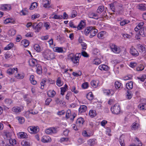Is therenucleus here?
<instances>
[{
    "label": "nucleus",
    "instance_id": "nucleus-1",
    "mask_svg": "<svg viewBox=\"0 0 146 146\" xmlns=\"http://www.w3.org/2000/svg\"><path fill=\"white\" fill-rule=\"evenodd\" d=\"M28 130L31 133L36 134L39 131V129L38 126H30L28 127Z\"/></svg>",
    "mask_w": 146,
    "mask_h": 146
},
{
    "label": "nucleus",
    "instance_id": "nucleus-2",
    "mask_svg": "<svg viewBox=\"0 0 146 146\" xmlns=\"http://www.w3.org/2000/svg\"><path fill=\"white\" fill-rule=\"evenodd\" d=\"M120 108L119 105H115L111 109V110L113 113L117 114L120 112Z\"/></svg>",
    "mask_w": 146,
    "mask_h": 146
},
{
    "label": "nucleus",
    "instance_id": "nucleus-3",
    "mask_svg": "<svg viewBox=\"0 0 146 146\" xmlns=\"http://www.w3.org/2000/svg\"><path fill=\"white\" fill-rule=\"evenodd\" d=\"M137 47L140 52H142L143 54L145 52L146 48L145 45L138 44L137 45Z\"/></svg>",
    "mask_w": 146,
    "mask_h": 146
},
{
    "label": "nucleus",
    "instance_id": "nucleus-4",
    "mask_svg": "<svg viewBox=\"0 0 146 146\" xmlns=\"http://www.w3.org/2000/svg\"><path fill=\"white\" fill-rule=\"evenodd\" d=\"M76 114L74 113L72 115L71 114V112L70 110H67L66 115V117L67 118H70L71 120H73L74 118L76 117Z\"/></svg>",
    "mask_w": 146,
    "mask_h": 146
},
{
    "label": "nucleus",
    "instance_id": "nucleus-5",
    "mask_svg": "<svg viewBox=\"0 0 146 146\" xmlns=\"http://www.w3.org/2000/svg\"><path fill=\"white\" fill-rule=\"evenodd\" d=\"M130 53L133 56L136 57L139 55V53L137 50L134 48L133 46H132L130 48Z\"/></svg>",
    "mask_w": 146,
    "mask_h": 146
},
{
    "label": "nucleus",
    "instance_id": "nucleus-6",
    "mask_svg": "<svg viewBox=\"0 0 146 146\" xmlns=\"http://www.w3.org/2000/svg\"><path fill=\"white\" fill-rule=\"evenodd\" d=\"M29 62L30 66L33 67H35L38 64V63L37 60L35 59L30 60Z\"/></svg>",
    "mask_w": 146,
    "mask_h": 146
},
{
    "label": "nucleus",
    "instance_id": "nucleus-7",
    "mask_svg": "<svg viewBox=\"0 0 146 146\" xmlns=\"http://www.w3.org/2000/svg\"><path fill=\"white\" fill-rule=\"evenodd\" d=\"M84 122V119L82 117H80L78 118L76 122V126L79 127H82Z\"/></svg>",
    "mask_w": 146,
    "mask_h": 146
},
{
    "label": "nucleus",
    "instance_id": "nucleus-8",
    "mask_svg": "<svg viewBox=\"0 0 146 146\" xmlns=\"http://www.w3.org/2000/svg\"><path fill=\"white\" fill-rule=\"evenodd\" d=\"M91 30L90 31V37L91 38L95 36L98 32V30L95 29L94 27L91 26Z\"/></svg>",
    "mask_w": 146,
    "mask_h": 146
},
{
    "label": "nucleus",
    "instance_id": "nucleus-9",
    "mask_svg": "<svg viewBox=\"0 0 146 146\" xmlns=\"http://www.w3.org/2000/svg\"><path fill=\"white\" fill-rule=\"evenodd\" d=\"M17 68H9L7 70V73L9 75H12L14 73L17 72Z\"/></svg>",
    "mask_w": 146,
    "mask_h": 146
},
{
    "label": "nucleus",
    "instance_id": "nucleus-10",
    "mask_svg": "<svg viewBox=\"0 0 146 146\" xmlns=\"http://www.w3.org/2000/svg\"><path fill=\"white\" fill-rule=\"evenodd\" d=\"M139 35L142 37L146 36V27H143L139 31Z\"/></svg>",
    "mask_w": 146,
    "mask_h": 146
},
{
    "label": "nucleus",
    "instance_id": "nucleus-11",
    "mask_svg": "<svg viewBox=\"0 0 146 146\" xmlns=\"http://www.w3.org/2000/svg\"><path fill=\"white\" fill-rule=\"evenodd\" d=\"M10 6L9 5L5 4L1 5L0 7L1 10L6 11L10 9Z\"/></svg>",
    "mask_w": 146,
    "mask_h": 146
},
{
    "label": "nucleus",
    "instance_id": "nucleus-12",
    "mask_svg": "<svg viewBox=\"0 0 146 146\" xmlns=\"http://www.w3.org/2000/svg\"><path fill=\"white\" fill-rule=\"evenodd\" d=\"M21 107L17 106L14 107L12 109V111L16 114L20 112L21 111Z\"/></svg>",
    "mask_w": 146,
    "mask_h": 146
},
{
    "label": "nucleus",
    "instance_id": "nucleus-13",
    "mask_svg": "<svg viewBox=\"0 0 146 146\" xmlns=\"http://www.w3.org/2000/svg\"><path fill=\"white\" fill-rule=\"evenodd\" d=\"M137 8L141 11L146 10V4L144 3H139L137 6Z\"/></svg>",
    "mask_w": 146,
    "mask_h": 146
},
{
    "label": "nucleus",
    "instance_id": "nucleus-14",
    "mask_svg": "<svg viewBox=\"0 0 146 146\" xmlns=\"http://www.w3.org/2000/svg\"><path fill=\"white\" fill-rule=\"evenodd\" d=\"M41 141L44 143H47L51 141V139L49 136H44L42 138Z\"/></svg>",
    "mask_w": 146,
    "mask_h": 146
},
{
    "label": "nucleus",
    "instance_id": "nucleus-15",
    "mask_svg": "<svg viewBox=\"0 0 146 146\" xmlns=\"http://www.w3.org/2000/svg\"><path fill=\"white\" fill-rule=\"evenodd\" d=\"M36 69V72L37 74H40L42 72V68L41 65L39 64L37 65L35 67Z\"/></svg>",
    "mask_w": 146,
    "mask_h": 146
},
{
    "label": "nucleus",
    "instance_id": "nucleus-16",
    "mask_svg": "<svg viewBox=\"0 0 146 146\" xmlns=\"http://www.w3.org/2000/svg\"><path fill=\"white\" fill-rule=\"evenodd\" d=\"M17 134L19 137L21 138H26L28 136L27 133L24 132H19Z\"/></svg>",
    "mask_w": 146,
    "mask_h": 146
},
{
    "label": "nucleus",
    "instance_id": "nucleus-17",
    "mask_svg": "<svg viewBox=\"0 0 146 146\" xmlns=\"http://www.w3.org/2000/svg\"><path fill=\"white\" fill-rule=\"evenodd\" d=\"M50 51L48 50L46 51L42 55L44 58L47 60H49V54Z\"/></svg>",
    "mask_w": 146,
    "mask_h": 146
},
{
    "label": "nucleus",
    "instance_id": "nucleus-18",
    "mask_svg": "<svg viewBox=\"0 0 146 146\" xmlns=\"http://www.w3.org/2000/svg\"><path fill=\"white\" fill-rule=\"evenodd\" d=\"M89 17L90 18H94L96 19H98L100 18L98 15V14H95L94 13H91L89 14Z\"/></svg>",
    "mask_w": 146,
    "mask_h": 146
},
{
    "label": "nucleus",
    "instance_id": "nucleus-19",
    "mask_svg": "<svg viewBox=\"0 0 146 146\" xmlns=\"http://www.w3.org/2000/svg\"><path fill=\"white\" fill-rule=\"evenodd\" d=\"M85 25L84 22L81 21L77 27H76L78 30L82 29L84 27V26Z\"/></svg>",
    "mask_w": 146,
    "mask_h": 146
},
{
    "label": "nucleus",
    "instance_id": "nucleus-20",
    "mask_svg": "<svg viewBox=\"0 0 146 146\" xmlns=\"http://www.w3.org/2000/svg\"><path fill=\"white\" fill-rule=\"evenodd\" d=\"M99 68L101 70H107L109 69V67L106 65L103 64L100 65Z\"/></svg>",
    "mask_w": 146,
    "mask_h": 146
},
{
    "label": "nucleus",
    "instance_id": "nucleus-21",
    "mask_svg": "<svg viewBox=\"0 0 146 146\" xmlns=\"http://www.w3.org/2000/svg\"><path fill=\"white\" fill-rule=\"evenodd\" d=\"M95 140L96 139H90L89 140L87 141L88 144L90 146H93L96 144Z\"/></svg>",
    "mask_w": 146,
    "mask_h": 146
},
{
    "label": "nucleus",
    "instance_id": "nucleus-22",
    "mask_svg": "<svg viewBox=\"0 0 146 146\" xmlns=\"http://www.w3.org/2000/svg\"><path fill=\"white\" fill-rule=\"evenodd\" d=\"M87 107L85 105H82L80 106L79 109V112L81 113L87 110Z\"/></svg>",
    "mask_w": 146,
    "mask_h": 146
},
{
    "label": "nucleus",
    "instance_id": "nucleus-23",
    "mask_svg": "<svg viewBox=\"0 0 146 146\" xmlns=\"http://www.w3.org/2000/svg\"><path fill=\"white\" fill-rule=\"evenodd\" d=\"M21 44L23 45L25 47H27L29 44V42L28 40L26 39H24L21 42Z\"/></svg>",
    "mask_w": 146,
    "mask_h": 146
},
{
    "label": "nucleus",
    "instance_id": "nucleus-24",
    "mask_svg": "<svg viewBox=\"0 0 146 146\" xmlns=\"http://www.w3.org/2000/svg\"><path fill=\"white\" fill-rule=\"evenodd\" d=\"M104 10V7L103 5L100 6L98 7L97 10V13L99 14H100Z\"/></svg>",
    "mask_w": 146,
    "mask_h": 146
},
{
    "label": "nucleus",
    "instance_id": "nucleus-25",
    "mask_svg": "<svg viewBox=\"0 0 146 146\" xmlns=\"http://www.w3.org/2000/svg\"><path fill=\"white\" fill-rule=\"evenodd\" d=\"M126 87L128 90L132 89L133 87V82L130 81L129 82L127 83L126 84Z\"/></svg>",
    "mask_w": 146,
    "mask_h": 146
},
{
    "label": "nucleus",
    "instance_id": "nucleus-26",
    "mask_svg": "<svg viewBox=\"0 0 146 146\" xmlns=\"http://www.w3.org/2000/svg\"><path fill=\"white\" fill-rule=\"evenodd\" d=\"M42 22H40L37 25L35 26V30H36L37 32H38L39 30H40L42 27Z\"/></svg>",
    "mask_w": 146,
    "mask_h": 146
},
{
    "label": "nucleus",
    "instance_id": "nucleus-27",
    "mask_svg": "<svg viewBox=\"0 0 146 146\" xmlns=\"http://www.w3.org/2000/svg\"><path fill=\"white\" fill-rule=\"evenodd\" d=\"M16 33V31L13 29H11L9 31L8 33L9 35L13 36Z\"/></svg>",
    "mask_w": 146,
    "mask_h": 146
},
{
    "label": "nucleus",
    "instance_id": "nucleus-28",
    "mask_svg": "<svg viewBox=\"0 0 146 146\" xmlns=\"http://www.w3.org/2000/svg\"><path fill=\"white\" fill-rule=\"evenodd\" d=\"M87 98L89 100H92L94 98V96L92 92L88 93L86 95Z\"/></svg>",
    "mask_w": 146,
    "mask_h": 146
},
{
    "label": "nucleus",
    "instance_id": "nucleus-29",
    "mask_svg": "<svg viewBox=\"0 0 146 146\" xmlns=\"http://www.w3.org/2000/svg\"><path fill=\"white\" fill-rule=\"evenodd\" d=\"M68 86L66 84L64 85V87H61L60 88L61 89V94L63 95L64 94V93L65 92L67 89Z\"/></svg>",
    "mask_w": 146,
    "mask_h": 146
},
{
    "label": "nucleus",
    "instance_id": "nucleus-30",
    "mask_svg": "<svg viewBox=\"0 0 146 146\" xmlns=\"http://www.w3.org/2000/svg\"><path fill=\"white\" fill-rule=\"evenodd\" d=\"M91 29V26L88 27L84 30V33L86 35H88L89 33H90V31Z\"/></svg>",
    "mask_w": 146,
    "mask_h": 146
},
{
    "label": "nucleus",
    "instance_id": "nucleus-31",
    "mask_svg": "<svg viewBox=\"0 0 146 146\" xmlns=\"http://www.w3.org/2000/svg\"><path fill=\"white\" fill-rule=\"evenodd\" d=\"M30 80L31 83L33 85H35L36 84V81L34 79V76L33 75H31L30 76Z\"/></svg>",
    "mask_w": 146,
    "mask_h": 146
},
{
    "label": "nucleus",
    "instance_id": "nucleus-32",
    "mask_svg": "<svg viewBox=\"0 0 146 146\" xmlns=\"http://www.w3.org/2000/svg\"><path fill=\"white\" fill-rule=\"evenodd\" d=\"M71 59L74 64H76V65H78L79 60L78 59H77L76 58L74 57L73 56L71 57Z\"/></svg>",
    "mask_w": 146,
    "mask_h": 146
},
{
    "label": "nucleus",
    "instance_id": "nucleus-33",
    "mask_svg": "<svg viewBox=\"0 0 146 146\" xmlns=\"http://www.w3.org/2000/svg\"><path fill=\"white\" fill-rule=\"evenodd\" d=\"M89 115L92 117H93L96 115V113L95 110H91L89 112Z\"/></svg>",
    "mask_w": 146,
    "mask_h": 146
},
{
    "label": "nucleus",
    "instance_id": "nucleus-34",
    "mask_svg": "<svg viewBox=\"0 0 146 146\" xmlns=\"http://www.w3.org/2000/svg\"><path fill=\"white\" fill-rule=\"evenodd\" d=\"M57 85L58 86H61L63 84V82L61 81V78L58 77L56 81Z\"/></svg>",
    "mask_w": 146,
    "mask_h": 146
},
{
    "label": "nucleus",
    "instance_id": "nucleus-35",
    "mask_svg": "<svg viewBox=\"0 0 146 146\" xmlns=\"http://www.w3.org/2000/svg\"><path fill=\"white\" fill-rule=\"evenodd\" d=\"M100 63L101 61L99 58H96L94 59L92 61V63L96 65H98Z\"/></svg>",
    "mask_w": 146,
    "mask_h": 146
},
{
    "label": "nucleus",
    "instance_id": "nucleus-36",
    "mask_svg": "<svg viewBox=\"0 0 146 146\" xmlns=\"http://www.w3.org/2000/svg\"><path fill=\"white\" fill-rule=\"evenodd\" d=\"M14 46L13 43H10L4 48V49L5 50H8L11 49Z\"/></svg>",
    "mask_w": 146,
    "mask_h": 146
},
{
    "label": "nucleus",
    "instance_id": "nucleus-37",
    "mask_svg": "<svg viewBox=\"0 0 146 146\" xmlns=\"http://www.w3.org/2000/svg\"><path fill=\"white\" fill-rule=\"evenodd\" d=\"M5 103L7 106H9L12 104L13 103V101L11 99H7L5 100Z\"/></svg>",
    "mask_w": 146,
    "mask_h": 146
},
{
    "label": "nucleus",
    "instance_id": "nucleus-38",
    "mask_svg": "<svg viewBox=\"0 0 146 146\" xmlns=\"http://www.w3.org/2000/svg\"><path fill=\"white\" fill-rule=\"evenodd\" d=\"M9 142L10 144H11L12 146L15 145L17 143L15 139H9Z\"/></svg>",
    "mask_w": 146,
    "mask_h": 146
},
{
    "label": "nucleus",
    "instance_id": "nucleus-39",
    "mask_svg": "<svg viewBox=\"0 0 146 146\" xmlns=\"http://www.w3.org/2000/svg\"><path fill=\"white\" fill-rule=\"evenodd\" d=\"M138 107L141 110H146V104H140Z\"/></svg>",
    "mask_w": 146,
    "mask_h": 146
},
{
    "label": "nucleus",
    "instance_id": "nucleus-40",
    "mask_svg": "<svg viewBox=\"0 0 146 146\" xmlns=\"http://www.w3.org/2000/svg\"><path fill=\"white\" fill-rule=\"evenodd\" d=\"M115 87L116 89H118L122 87V84L120 82L117 81L115 82Z\"/></svg>",
    "mask_w": 146,
    "mask_h": 146
},
{
    "label": "nucleus",
    "instance_id": "nucleus-41",
    "mask_svg": "<svg viewBox=\"0 0 146 146\" xmlns=\"http://www.w3.org/2000/svg\"><path fill=\"white\" fill-rule=\"evenodd\" d=\"M55 93V92L54 90H49L48 91L47 93V94L48 96L50 97H54V93Z\"/></svg>",
    "mask_w": 146,
    "mask_h": 146
},
{
    "label": "nucleus",
    "instance_id": "nucleus-42",
    "mask_svg": "<svg viewBox=\"0 0 146 146\" xmlns=\"http://www.w3.org/2000/svg\"><path fill=\"white\" fill-rule=\"evenodd\" d=\"M91 86L94 88H96L98 85V83L95 80L92 81L91 82Z\"/></svg>",
    "mask_w": 146,
    "mask_h": 146
},
{
    "label": "nucleus",
    "instance_id": "nucleus-43",
    "mask_svg": "<svg viewBox=\"0 0 146 146\" xmlns=\"http://www.w3.org/2000/svg\"><path fill=\"white\" fill-rule=\"evenodd\" d=\"M144 68V66L143 65L140 64L137 67L136 70L138 71H141L143 70Z\"/></svg>",
    "mask_w": 146,
    "mask_h": 146
},
{
    "label": "nucleus",
    "instance_id": "nucleus-44",
    "mask_svg": "<svg viewBox=\"0 0 146 146\" xmlns=\"http://www.w3.org/2000/svg\"><path fill=\"white\" fill-rule=\"evenodd\" d=\"M37 6V3L36 2H34L31 4V5L29 8V9L30 10H32L34 9L35 8H36Z\"/></svg>",
    "mask_w": 146,
    "mask_h": 146
},
{
    "label": "nucleus",
    "instance_id": "nucleus-45",
    "mask_svg": "<svg viewBox=\"0 0 146 146\" xmlns=\"http://www.w3.org/2000/svg\"><path fill=\"white\" fill-rule=\"evenodd\" d=\"M119 141L121 146H125L124 139L122 136H121L119 138Z\"/></svg>",
    "mask_w": 146,
    "mask_h": 146
},
{
    "label": "nucleus",
    "instance_id": "nucleus-46",
    "mask_svg": "<svg viewBox=\"0 0 146 146\" xmlns=\"http://www.w3.org/2000/svg\"><path fill=\"white\" fill-rule=\"evenodd\" d=\"M132 96L131 91L129 90H127V97L128 99H130Z\"/></svg>",
    "mask_w": 146,
    "mask_h": 146
},
{
    "label": "nucleus",
    "instance_id": "nucleus-47",
    "mask_svg": "<svg viewBox=\"0 0 146 146\" xmlns=\"http://www.w3.org/2000/svg\"><path fill=\"white\" fill-rule=\"evenodd\" d=\"M35 49L38 52L41 51V49L39 45L38 44H36L34 45V46Z\"/></svg>",
    "mask_w": 146,
    "mask_h": 146
},
{
    "label": "nucleus",
    "instance_id": "nucleus-48",
    "mask_svg": "<svg viewBox=\"0 0 146 146\" xmlns=\"http://www.w3.org/2000/svg\"><path fill=\"white\" fill-rule=\"evenodd\" d=\"M21 145L23 146H28L29 145V143L26 140H23L21 142Z\"/></svg>",
    "mask_w": 146,
    "mask_h": 146
},
{
    "label": "nucleus",
    "instance_id": "nucleus-49",
    "mask_svg": "<svg viewBox=\"0 0 146 146\" xmlns=\"http://www.w3.org/2000/svg\"><path fill=\"white\" fill-rule=\"evenodd\" d=\"M130 21L126 20H123L120 22V24L121 26H123L125 24H127L129 23Z\"/></svg>",
    "mask_w": 146,
    "mask_h": 146
},
{
    "label": "nucleus",
    "instance_id": "nucleus-50",
    "mask_svg": "<svg viewBox=\"0 0 146 146\" xmlns=\"http://www.w3.org/2000/svg\"><path fill=\"white\" fill-rule=\"evenodd\" d=\"M17 118L20 124H22L25 121L24 118L22 117H17Z\"/></svg>",
    "mask_w": 146,
    "mask_h": 146
},
{
    "label": "nucleus",
    "instance_id": "nucleus-51",
    "mask_svg": "<svg viewBox=\"0 0 146 146\" xmlns=\"http://www.w3.org/2000/svg\"><path fill=\"white\" fill-rule=\"evenodd\" d=\"M45 132L47 134H51L53 133L52 129L51 128L45 130Z\"/></svg>",
    "mask_w": 146,
    "mask_h": 146
},
{
    "label": "nucleus",
    "instance_id": "nucleus-52",
    "mask_svg": "<svg viewBox=\"0 0 146 146\" xmlns=\"http://www.w3.org/2000/svg\"><path fill=\"white\" fill-rule=\"evenodd\" d=\"M105 33L104 31H102L99 33L98 35V36L99 38H102L104 36Z\"/></svg>",
    "mask_w": 146,
    "mask_h": 146
},
{
    "label": "nucleus",
    "instance_id": "nucleus-53",
    "mask_svg": "<svg viewBox=\"0 0 146 146\" xmlns=\"http://www.w3.org/2000/svg\"><path fill=\"white\" fill-rule=\"evenodd\" d=\"M82 73L80 71H79L78 72H74L72 73V74L74 76L78 77L80 76L81 75Z\"/></svg>",
    "mask_w": 146,
    "mask_h": 146
},
{
    "label": "nucleus",
    "instance_id": "nucleus-54",
    "mask_svg": "<svg viewBox=\"0 0 146 146\" xmlns=\"http://www.w3.org/2000/svg\"><path fill=\"white\" fill-rule=\"evenodd\" d=\"M112 51L114 52L118 53L120 52V48H119L117 46H116L115 47V48H114V49L112 50Z\"/></svg>",
    "mask_w": 146,
    "mask_h": 146
},
{
    "label": "nucleus",
    "instance_id": "nucleus-55",
    "mask_svg": "<svg viewBox=\"0 0 146 146\" xmlns=\"http://www.w3.org/2000/svg\"><path fill=\"white\" fill-rule=\"evenodd\" d=\"M63 50L62 48L55 47V52H63Z\"/></svg>",
    "mask_w": 146,
    "mask_h": 146
},
{
    "label": "nucleus",
    "instance_id": "nucleus-56",
    "mask_svg": "<svg viewBox=\"0 0 146 146\" xmlns=\"http://www.w3.org/2000/svg\"><path fill=\"white\" fill-rule=\"evenodd\" d=\"M137 65V63L135 62H131L129 64V66L132 68H135Z\"/></svg>",
    "mask_w": 146,
    "mask_h": 146
},
{
    "label": "nucleus",
    "instance_id": "nucleus-57",
    "mask_svg": "<svg viewBox=\"0 0 146 146\" xmlns=\"http://www.w3.org/2000/svg\"><path fill=\"white\" fill-rule=\"evenodd\" d=\"M77 13L76 11L73 10L71 13V17L72 18H74L77 15Z\"/></svg>",
    "mask_w": 146,
    "mask_h": 146
},
{
    "label": "nucleus",
    "instance_id": "nucleus-58",
    "mask_svg": "<svg viewBox=\"0 0 146 146\" xmlns=\"http://www.w3.org/2000/svg\"><path fill=\"white\" fill-rule=\"evenodd\" d=\"M103 90L104 92L105 93V94L107 95H109L110 94L111 92L110 90H107L104 89H103Z\"/></svg>",
    "mask_w": 146,
    "mask_h": 146
},
{
    "label": "nucleus",
    "instance_id": "nucleus-59",
    "mask_svg": "<svg viewBox=\"0 0 146 146\" xmlns=\"http://www.w3.org/2000/svg\"><path fill=\"white\" fill-rule=\"evenodd\" d=\"M122 36L124 38H130L131 36L127 34H122Z\"/></svg>",
    "mask_w": 146,
    "mask_h": 146
},
{
    "label": "nucleus",
    "instance_id": "nucleus-60",
    "mask_svg": "<svg viewBox=\"0 0 146 146\" xmlns=\"http://www.w3.org/2000/svg\"><path fill=\"white\" fill-rule=\"evenodd\" d=\"M15 76L17 79H22L23 78V76L20 74H18L17 75H15Z\"/></svg>",
    "mask_w": 146,
    "mask_h": 146
},
{
    "label": "nucleus",
    "instance_id": "nucleus-61",
    "mask_svg": "<svg viewBox=\"0 0 146 146\" xmlns=\"http://www.w3.org/2000/svg\"><path fill=\"white\" fill-rule=\"evenodd\" d=\"M138 79L140 80L142 82H143L146 78V76L145 75H143L141 77H137Z\"/></svg>",
    "mask_w": 146,
    "mask_h": 146
},
{
    "label": "nucleus",
    "instance_id": "nucleus-62",
    "mask_svg": "<svg viewBox=\"0 0 146 146\" xmlns=\"http://www.w3.org/2000/svg\"><path fill=\"white\" fill-rule=\"evenodd\" d=\"M81 44L82 47V48L84 50H86L87 47V44L84 42H81Z\"/></svg>",
    "mask_w": 146,
    "mask_h": 146
},
{
    "label": "nucleus",
    "instance_id": "nucleus-63",
    "mask_svg": "<svg viewBox=\"0 0 146 146\" xmlns=\"http://www.w3.org/2000/svg\"><path fill=\"white\" fill-rule=\"evenodd\" d=\"M82 86L84 89L87 88L88 87V84L87 82H85L82 84Z\"/></svg>",
    "mask_w": 146,
    "mask_h": 146
},
{
    "label": "nucleus",
    "instance_id": "nucleus-64",
    "mask_svg": "<svg viewBox=\"0 0 146 146\" xmlns=\"http://www.w3.org/2000/svg\"><path fill=\"white\" fill-rule=\"evenodd\" d=\"M31 114L30 111H25L24 113V116L27 117H29Z\"/></svg>",
    "mask_w": 146,
    "mask_h": 146
}]
</instances>
